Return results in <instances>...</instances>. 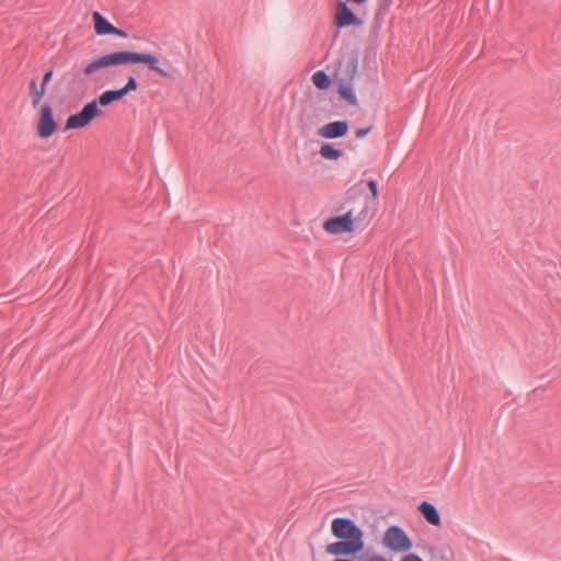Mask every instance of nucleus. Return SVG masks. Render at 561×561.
<instances>
[{
	"label": "nucleus",
	"instance_id": "nucleus-4",
	"mask_svg": "<svg viewBox=\"0 0 561 561\" xmlns=\"http://www.w3.org/2000/svg\"><path fill=\"white\" fill-rule=\"evenodd\" d=\"M123 54V66L124 65H135V64H145L147 67L154 71L156 73L164 77L172 78V73L168 70L160 67V61L157 56L150 53L142 51H133V50H122Z\"/></svg>",
	"mask_w": 561,
	"mask_h": 561
},
{
	"label": "nucleus",
	"instance_id": "nucleus-7",
	"mask_svg": "<svg viewBox=\"0 0 561 561\" xmlns=\"http://www.w3.org/2000/svg\"><path fill=\"white\" fill-rule=\"evenodd\" d=\"M117 66H123L122 50L102 55L99 58L90 61L83 68V72L87 76H91L99 69L107 68V67H117Z\"/></svg>",
	"mask_w": 561,
	"mask_h": 561
},
{
	"label": "nucleus",
	"instance_id": "nucleus-14",
	"mask_svg": "<svg viewBox=\"0 0 561 561\" xmlns=\"http://www.w3.org/2000/svg\"><path fill=\"white\" fill-rule=\"evenodd\" d=\"M125 95L126 94L122 88L114 89V90H106L100 95V98L98 100V105L100 104L103 107L108 106L113 102L121 101Z\"/></svg>",
	"mask_w": 561,
	"mask_h": 561
},
{
	"label": "nucleus",
	"instance_id": "nucleus-1",
	"mask_svg": "<svg viewBox=\"0 0 561 561\" xmlns=\"http://www.w3.org/2000/svg\"><path fill=\"white\" fill-rule=\"evenodd\" d=\"M331 533L339 540L325 547L328 554L335 557H355L365 548L364 531L352 518H333Z\"/></svg>",
	"mask_w": 561,
	"mask_h": 561
},
{
	"label": "nucleus",
	"instance_id": "nucleus-3",
	"mask_svg": "<svg viewBox=\"0 0 561 561\" xmlns=\"http://www.w3.org/2000/svg\"><path fill=\"white\" fill-rule=\"evenodd\" d=\"M382 543L392 552H407L413 547L412 539L398 525H391L386 529Z\"/></svg>",
	"mask_w": 561,
	"mask_h": 561
},
{
	"label": "nucleus",
	"instance_id": "nucleus-9",
	"mask_svg": "<svg viewBox=\"0 0 561 561\" xmlns=\"http://www.w3.org/2000/svg\"><path fill=\"white\" fill-rule=\"evenodd\" d=\"M362 23V20L353 12L345 1L339 2L334 18V24L337 28L359 26Z\"/></svg>",
	"mask_w": 561,
	"mask_h": 561
},
{
	"label": "nucleus",
	"instance_id": "nucleus-17",
	"mask_svg": "<svg viewBox=\"0 0 561 561\" xmlns=\"http://www.w3.org/2000/svg\"><path fill=\"white\" fill-rule=\"evenodd\" d=\"M320 154L328 160H337L342 157L343 151L332 144H323L320 148Z\"/></svg>",
	"mask_w": 561,
	"mask_h": 561
},
{
	"label": "nucleus",
	"instance_id": "nucleus-15",
	"mask_svg": "<svg viewBox=\"0 0 561 561\" xmlns=\"http://www.w3.org/2000/svg\"><path fill=\"white\" fill-rule=\"evenodd\" d=\"M337 92L340 98L346 101L350 105H357V96L353 89V82L337 84Z\"/></svg>",
	"mask_w": 561,
	"mask_h": 561
},
{
	"label": "nucleus",
	"instance_id": "nucleus-13",
	"mask_svg": "<svg viewBox=\"0 0 561 561\" xmlns=\"http://www.w3.org/2000/svg\"><path fill=\"white\" fill-rule=\"evenodd\" d=\"M92 18L96 35L106 36L114 32L115 26L101 12L94 11Z\"/></svg>",
	"mask_w": 561,
	"mask_h": 561
},
{
	"label": "nucleus",
	"instance_id": "nucleus-12",
	"mask_svg": "<svg viewBox=\"0 0 561 561\" xmlns=\"http://www.w3.org/2000/svg\"><path fill=\"white\" fill-rule=\"evenodd\" d=\"M417 510L428 524L436 527H439L442 525L440 514L434 504L427 501H423L419 505Z\"/></svg>",
	"mask_w": 561,
	"mask_h": 561
},
{
	"label": "nucleus",
	"instance_id": "nucleus-19",
	"mask_svg": "<svg viewBox=\"0 0 561 561\" xmlns=\"http://www.w3.org/2000/svg\"><path fill=\"white\" fill-rule=\"evenodd\" d=\"M125 94L127 95L129 92L137 91L138 81L135 76H129L126 84L122 88Z\"/></svg>",
	"mask_w": 561,
	"mask_h": 561
},
{
	"label": "nucleus",
	"instance_id": "nucleus-24",
	"mask_svg": "<svg viewBox=\"0 0 561 561\" xmlns=\"http://www.w3.org/2000/svg\"><path fill=\"white\" fill-rule=\"evenodd\" d=\"M392 2L393 0H379V9L388 10L391 7Z\"/></svg>",
	"mask_w": 561,
	"mask_h": 561
},
{
	"label": "nucleus",
	"instance_id": "nucleus-22",
	"mask_svg": "<svg viewBox=\"0 0 561 561\" xmlns=\"http://www.w3.org/2000/svg\"><path fill=\"white\" fill-rule=\"evenodd\" d=\"M373 129V126H368L366 128H359L355 131V137L356 138H363L365 137L366 135H368V133Z\"/></svg>",
	"mask_w": 561,
	"mask_h": 561
},
{
	"label": "nucleus",
	"instance_id": "nucleus-11",
	"mask_svg": "<svg viewBox=\"0 0 561 561\" xmlns=\"http://www.w3.org/2000/svg\"><path fill=\"white\" fill-rule=\"evenodd\" d=\"M350 125L346 121L331 122L318 130V135L325 139L341 138L347 135Z\"/></svg>",
	"mask_w": 561,
	"mask_h": 561
},
{
	"label": "nucleus",
	"instance_id": "nucleus-27",
	"mask_svg": "<svg viewBox=\"0 0 561 561\" xmlns=\"http://www.w3.org/2000/svg\"><path fill=\"white\" fill-rule=\"evenodd\" d=\"M37 90H38V88H37V81H36V79H32V80H31V82H30V93H31L32 91H37Z\"/></svg>",
	"mask_w": 561,
	"mask_h": 561
},
{
	"label": "nucleus",
	"instance_id": "nucleus-28",
	"mask_svg": "<svg viewBox=\"0 0 561 561\" xmlns=\"http://www.w3.org/2000/svg\"><path fill=\"white\" fill-rule=\"evenodd\" d=\"M79 78H80V73H75V75H73V80H77V79H79Z\"/></svg>",
	"mask_w": 561,
	"mask_h": 561
},
{
	"label": "nucleus",
	"instance_id": "nucleus-16",
	"mask_svg": "<svg viewBox=\"0 0 561 561\" xmlns=\"http://www.w3.org/2000/svg\"><path fill=\"white\" fill-rule=\"evenodd\" d=\"M311 80L319 90H325L331 85L332 79L324 70H317Z\"/></svg>",
	"mask_w": 561,
	"mask_h": 561
},
{
	"label": "nucleus",
	"instance_id": "nucleus-18",
	"mask_svg": "<svg viewBox=\"0 0 561 561\" xmlns=\"http://www.w3.org/2000/svg\"><path fill=\"white\" fill-rule=\"evenodd\" d=\"M367 186L370 191V195H368V198H373V208L376 210L377 207V196H378V184L376 180H369L367 182Z\"/></svg>",
	"mask_w": 561,
	"mask_h": 561
},
{
	"label": "nucleus",
	"instance_id": "nucleus-2",
	"mask_svg": "<svg viewBox=\"0 0 561 561\" xmlns=\"http://www.w3.org/2000/svg\"><path fill=\"white\" fill-rule=\"evenodd\" d=\"M336 210L350 213L358 230L366 228L376 213L373 208V198H368L364 188L356 185L346 191L344 201Z\"/></svg>",
	"mask_w": 561,
	"mask_h": 561
},
{
	"label": "nucleus",
	"instance_id": "nucleus-6",
	"mask_svg": "<svg viewBox=\"0 0 561 561\" xmlns=\"http://www.w3.org/2000/svg\"><path fill=\"white\" fill-rule=\"evenodd\" d=\"M358 67V54L353 51L350 56L341 58L335 67L333 79L336 84L352 83Z\"/></svg>",
	"mask_w": 561,
	"mask_h": 561
},
{
	"label": "nucleus",
	"instance_id": "nucleus-5",
	"mask_svg": "<svg viewBox=\"0 0 561 561\" xmlns=\"http://www.w3.org/2000/svg\"><path fill=\"white\" fill-rule=\"evenodd\" d=\"M102 115L103 111L99 108L98 101L93 100L87 103L79 113L68 117L65 130L84 128L94 118L101 117Z\"/></svg>",
	"mask_w": 561,
	"mask_h": 561
},
{
	"label": "nucleus",
	"instance_id": "nucleus-26",
	"mask_svg": "<svg viewBox=\"0 0 561 561\" xmlns=\"http://www.w3.org/2000/svg\"><path fill=\"white\" fill-rule=\"evenodd\" d=\"M368 561H391V560L385 558L383 556L373 554L368 558Z\"/></svg>",
	"mask_w": 561,
	"mask_h": 561
},
{
	"label": "nucleus",
	"instance_id": "nucleus-23",
	"mask_svg": "<svg viewBox=\"0 0 561 561\" xmlns=\"http://www.w3.org/2000/svg\"><path fill=\"white\" fill-rule=\"evenodd\" d=\"M401 561H423V559L421 557H419L417 554L410 553V554L404 556L401 559Z\"/></svg>",
	"mask_w": 561,
	"mask_h": 561
},
{
	"label": "nucleus",
	"instance_id": "nucleus-21",
	"mask_svg": "<svg viewBox=\"0 0 561 561\" xmlns=\"http://www.w3.org/2000/svg\"><path fill=\"white\" fill-rule=\"evenodd\" d=\"M53 75H54L53 69H49L48 71H46L43 76L41 85L44 87L45 89H47V84L50 82Z\"/></svg>",
	"mask_w": 561,
	"mask_h": 561
},
{
	"label": "nucleus",
	"instance_id": "nucleus-20",
	"mask_svg": "<svg viewBox=\"0 0 561 561\" xmlns=\"http://www.w3.org/2000/svg\"><path fill=\"white\" fill-rule=\"evenodd\" d=\"M46 93V89L44 87L41 85V88L37 90V91H32L31 92V96H32V105L34 107H36L41 100L43 99V96L45 95Z\"/></svg>",
	"mask_w": 561,
	"mask_h": 561
},
{
	"label": "nucleus",
	"instance_id": "nucleus-25",
	"mask_svg": "<svg viewBox=\"0 0 561 561\" xmlns=\"http://www.w3.org/2000/svg\"><path fill=\"white\" fill-rule=\"evenodd\" d=\"M111 35H116V36L122 37V38H126L128 36V34L124 30L118 28L116 26H115L114 32L111 33Z\"/></svg>",
	"mask_w": 561,
	"mask_h": 561
},
{
	"label": "nucleus",
	"instance_id": "nucleus-10",
	"mask_svg": "<svg viewBox=\"0 0 561 561\" xmlns=\"http://www.w3.org/2000/svg\"><path fill=\"white\" fill-rule=\"evenodd\" d=\"M56 122L53 108L49 104H44L41 108L37 134L41 138H49L56 131Z\"/></svg>",
	"mask_w": 561,
	"mask_h": 561
},
{
	"label": "nucleus",
	"instance_id": "nucleus-8",
	"mask_svg": "<svg viewBox=\"0 0 561 561\" xmlns=\"http://www.w3.org/2000/svg\"><path fill=\"white\" fill-rule=\"evenodd\" d=\"M323 228L327 232L332 234L351 232L357 229L355 219L351 218L350 213L327 219L323 224Z\"/></svg>",
	"mask_w": 561,
	"mask_h": 561
}]
</instances>
